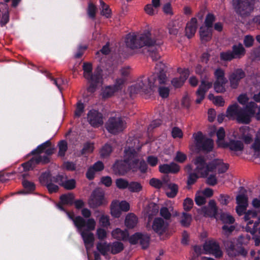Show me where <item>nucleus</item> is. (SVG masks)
I'll return each mask as SVG.
<instances>
[{
  "instance_id": "a18cd8bd",
  "label": "nucleus",
  "mask_w": 260,
  "mask_h": 260,
  "mask_svg": "<svg viewBox=\"0 0 260 260\" xmlns=\"http://www.w3.org/2000/svg\"><path fill=\"white\" fill-rule=\"evenodd\" d=\"M117 91L116 87L112 86H108L103 88L102 91L103 96L105 98L112 96L115 92Z\"/></svg>"
},
{
  "instance_id": "0eeeda50",
  "label": "nucleus",
  "mask_w": 260,
  "mask_h": 260,
  "mask_svg": "<svg viewBox=\"0 0 260 260\" xmlns=\"http://www.w3.org/2000/svg\"><path fill=\"white\" fill-rule=\"evenodd\" d=\"M236 203L237 204L236 208V212L239 216L244 213V219L247 222L246 228H247L250 225L249 222H254L252 219L256 217L257 213L254 210L246 211L248 205V197L244 193H241L237 196Z\"/></svg>"
},
{
  "instance_id": "6ab92c4d",
  "label": "nucleus",
  "mask_w": 260,
  "mask_h": 260,
  "mask_svg": "<svg viewBox=\"0 0 260 260\" xmlns=\"http://www.w3.org/2000/svg\"><path fill=\"white\" fill-rule=\"evenodd\" d=\"M252 130L247 126H243L239 129V133L234 132L233 137L236 138L242 139L245 143L249 144L251 142L252 138L251 134Z\"/></svg>"
},
{
  "instance_id": "9b49d317",
  "label": "nucleus",
  "mask_w": 260,
  "mask_h": 260,
  "mask_svg": "<svg viewBox=\"0 0 260 260\" xmlns=\"http://www.w3.org/2000/svg\"><path fill=\"white\" fill-rule=\"evenodd\" d=\"M193 164L194 166V172L201 177H206L211 172L210 163L207 164L203 156H199L196 157L193 160Z\"/></svg>"
},
{
  "instance_id": "49530a36",
  "label": "nucleus",
  "mask_w": 260,
  "mask_h": 260,
  "mask_svg": "<svg viewBox=\"0 0 260 260\" xmlns=\"http://www.w3.org/2000/svg\"><path fill=\"white\" fill-rule=\"evenodd\" d=\"M112 151V146L109 144H106L100 150V154L102 157H107L110 155Z\"/></svg>"
},
{
  "instance_id": "5fc2aeb1",
  "label": "nucleus",
  "mask_w": 260,
  "mask_h": 260,
  "mask_svg": "<svg viewBox=\"0 0 260 260\" xmlns=\"http://www.w3.org/2000/svg\"><path fill=\"white\" fill-rule=\"evenodd\" d=\"M250 239V237L248 235H241L236 240L237 244L238 245L242 246V245L247 244Z\"/></svg>"
},
{
  "instance_id": "09e8293b",
  "label": "nucleus",
  "mask_w": 260,
  "mask_h": 260,
  "mask_svg": "<svg viewBox=\"0 0 260 260\" xmlns=\"http://www.w3.org/2000/svg\"><path fill=\"white\" fill-rule=\"evenodd\" d=\"M224 75L225 74L224 71L220 68L216 69L214 72V76L216 81L227 82V80Z\"/></svg>"
},
{
  "instance_id": "a19ab883",
  "label": "nucleus",
  "mask_w": 260,
  "mask_h": 260,
  "mask_svg": "<svg viewBox=\"0 0 260 260\" xmlns=\"http://www.w3.org/2000/svg\"><path fill=\"white\" fill-rule=\"evenodd\" d=\"M146 210L147 215L150 219L158 212V207L156 204L151 203Z\"/></svg>"
},
{
  "instance_id": "2f4dec72",
  "label": "nucleus",
  "mask_w": 260,
  "mask_h": 260,
  "mask_svg": "<svg viewBox=\"0 0 260 260\" xmlns=\"http://www.w3.org/2000/svg\"><path fill=\"white\" fill-rule=\"evenodd\" d=\"M138 222V217L133 213L128 214L125 218L124 224L128 229H133Z\"/></svg>"
},
{
  "instance_id": "f03ea898",
  "label": "nucleus",
  "mask_w": 260,
  "mask_h": 260,
  "mask_svg": "<svg viewBox=\"0 0 260 260\" xmlns=\"http://www.w3.org/2000/svg\"><path fill=\"white\" fill-rule=\"evenodd\" d=\"M125 44L132 50L146 46L149 55L153 60H157L160 58L158 52L161 42L156 38L154 33L146 31L141 34H128L125 37Z\"/></svg>"
},
{
  "instance_id": "72a5a7b5",
  "label": "nucleus",
  "mask_w": 260,
  "mask_h": 260,
  "mask_svg": "<svg viewBox=\"0 0 260 260\" xmlns=\"http://www.w3.org/2000/svg\"><path fill=\"white\" fill-rule=\"evenodd\" d=\"M121 209L119 205V201H113L111 205V213L114 217H119L121 213Z\"/></svg>"
},
{
  "instance_id": "7c9ffc66",
  "label": "nucleus",
  "mask_w": 260,
  "mask_h": 260,
  "mask_svg": "<svg viewBox=\"0 0 260 260\" xmlns=\"http://www.w3.org/2000/svg\"><path fill=\"white\" fill-rule=\"evenodd\" d=\"M181 27V24L178 20L171 21L168 25V30L171 35L176 36Z\"/></svg>"
},
{
  "instance_id": "b1692460",
  "label": "nucleus",
  "mask_w": 260,
  "mask_h": 260,
  "mask_svg": "<svg viewBox=\"0 0 260 260\" xmlns=\"http://www.w3.org/2000/svg\"><path fill=\"white\" fill-rule=\"evenodd\" d=\"M49 174L47 173H43L40 177V180L42 184L47 186L48 191L50 193L55 192L58 190V187L57 185L49 183Z\"/></svg>"
},
{
  "instance_id": "a211bd4d",
  "label": "nucleus",
  "mask_w": 260,
  "mask_h": 260,
  "mask_svg": "<svg viewBox=\"0 0 260 260\" xmlns=\"http://www.w3.org/2000/svg\"><path fill=\"white\" fill-rule=\"evenodd\" d=\"M87 121L93 127H99L103 123L102 114L96 110H90L87 116Z\"/></svg>"
},
{
  "instance_id": "7ed1b4c3",
  "label": "nucleus",
  "mask_w": 260,
  "mask_h": 260,
  "mask_svg": "<svg viewBox=\"0 0 260 260\" xmlns=\"http://www.w3.org/2000/svg\"><path fill=\"white\" fill-rule=\"evenodd\" d=\"M140 149L139 140L129 137L124 147L123 160L128 169L135 171L139 168L141 172L145 173L147 170V165L144 160H140L142 157L140 153Z\"/></svg>"
},
{
  "instance_id": "e433bc0d",
  "label": "nucleus",
  "mask_w": 260,
  "mask_h": 260,
  "mask_svg": "<svg viewBox=\"0 0 260 260\" xmlns=\"http://www.w3.org/2000/svg\"><path fill=\"white\" fill-rule=\"evenodd\" d=\"M232 52L235 58H240L244 55L245 50L241 44H239L233 46Z\"/></svg>"
},
{
  "instance_id": "6e6552de",
  "label": "nucleus",
  "mask_w": 260,
  "mask_h": 260,
  "mask_svg": "<svg viewBox=\"0 0 260 260\" xmlns=\"http://www.w3.org/2000/svg\"><path fill=\"white\" fill-rule=\"evenodd\" d=\"M83 70L84 71V78L90 83V85L88 87V90L92 92L95 90V86L102 83V70L101 68L98 67L93 74H92L91 64L88 62L84 63Z\"/></svg>"
},
{
  "instance_id": "4468645a",
  "label": "nucleus",
  "mask_w": 260,
  "mask_h": 260,
  "mask_svg": "<svg viewBox=\"0 0 260 260\" xmlns=\"http://www.w3.org/2000/svg\"><path fill=\"white\" fill-rule=\"evenodd\" d=\"M105 203L106 201L104 199V191L100 188L95 189L93 191L89 201L90 206L92 208H95Z\"/></svg>"
},
{
  "instance_id": "5701e85b",
  "label": "nucleus",
  "mask_w": 260,
  "mask_h": 260,
  "mask_svg": "<svg viewBox=\"0 0 260 260\" xmlns=\"http://www.w3.org/2000/svg\"><path fill=\"white\" fill-rule=\"evenodd\" d=\"M202 212L205 216L216 217L217 214V208L214 201L211 200L209 202L208 207H204Z\"/></svg>"
},
{
  "instance_id": "603ef678",
  "label": "nucleus",
  "mask_w": 260,
  "mask_h": 260,
  "mask_svg": "<svg viewBox=\"0 0 260 260\" xmlns=\"http://www.w3.org/2000/svg\"><path fill=\"white\" fill-rule=\"evenodd\" d=\"M227 82H223L220 81H215L214 85V88L217 92H223L225 89L224 85Z\"/></svg>"
},
{
  "instance_id": "4d7b16f0",
  "label": "nucleus",
  "mask_w": 260,
  "mask_h": 260,
  "mask_svg": "<svg viewBox=\"0 0 260 260\" xmlns=\"http://www.w3.org/2000/svg\"><path fill=\"white\" fill-rule=\"evenodd\" d=\"M59 147V155L63 156L67 150V143L65 141H61L58 144Z\"/></svg>"
},
{
  "instance_id": "f3484780",
  "label": "nucleus",
  "mask_w": 260,
  "mask_h": 260,
  "mask_svg": "<svg viewBox=\"0 0 260 260\" xmlns=\"http://www.w3.org/2000/svg\"><path fill=\"white\" fill-rule=\"evenodd\" d=\"M245 76L244 71L241 69L234 70L229 76V80L231 87L232 88H237L240 80Z\"/></svg>"
},
{
  "instance_id": "c03bdc74",
  "label": "nucleus",
  "mask_w": 260,
  "mask_h": 260,
  "mask_svg": "<svg viewBox=\"0 0 260 260\" xmlns=\"http://www.w3.org/2000/svg\"><path fill=\"white\" fill-rule=\"evenodd\" d=\"M100 9L101 10V14L105 16L106 18H109L111 16V10L109 6L107 5L102 0L100 1Z\"/></svg>"
},
{
  "instance_id": "13d9d810",
  "label": "nucleus",
  "mask_w": 260,
  "mask_h": 260,
  "mask_svg": "<svg viewBox=\"0 0 260 260\" xmlns=\"http://www.w3.org/2000/svg\"><path fill=\"white\" fill-rule=\"evenodd\" d=\"M49 78L50 79L51 81H52L53 84H54L58 89L61 91V85L63 84H64L66 83V81L61 78H58L56 79H54L52 78L51 77H50Z\"/></svg>"
},
{
  "instance_id": "0e129e2a",
  "label": "nucleus",
  "mask_w": 260,
  "mask_h": 260,
  "mask_svg": "<svg viewBox=\"0 0 260 260\" xmlns=\"http://www.w3.org/2000/svg\"><path fill=\"white\" fill-rule=\"evenodd\" d=\"M243 42L246 47H250L253 44L254 38L252 36L246 35L244 38Z\"/></svg>"
},
{
  "instance_id": "cd10ccee",
  "label": "nucleus",
  "mask_w": 260,
  "mask_h": 260,
  "mask_svg": "<svg viewBox=\"0 0 260 260\" xmlns=\"http://www.w3.org/2000/svg\"><path fill=\"white\" fill-rule=\"evenodd\" d=\"M112 236L118 240L127 241L129 234L127 230H122L120 228H116L112 232Z\"/></svg>"
},
{
  "instance_id": "423d86ee",
  "label": "nucleus",
  "mask_w": 260,
  "mask_h": 260,
  "mask_svg": "<svg viewBox=\"0 0 260 260\" xmlns=\"http://www.w3.org/2000/svg\"><path fill=\"white\" fill-rule=\"evenodd\" d=\"M54 148L51 146V143L47 141L39 145L37 149L32 150L31 153L36 154L30 160L22 165L24 171L26 172L32 169L39 164H46L49 161L48 156L53 153Z\"/></svg>"
},
{
  "instance_id": "79ce46f5",
  "label": "nucleus",
  "mask_w": 260,
  "mask_h": 260,
  "mask_svg": "<svg viewBox=\"0 0 260 260\" xmlns=\"http://www.w3.org/2000/svg\"><path fill=\"white\" fill-rule=\"evenodd\" d=\"M216 136L217 137V143L219 147H223V144L225 143L223 141L225 137V132L222 127H220L216 132Z\"/></svg>"
},
{
  "instance_id": "20e7f679",
  "label": "nucleus",
  "mask_w": 260,
  "mask_h": 260,
  "mask_svg": "<svg viewBox=\"0 0 260 260\" xmlns=\"http://www.w3.org/2000/svg\"><path fill=\"white\" fill-rule=\"evenodd\" d=\"M68 217L72 220L77 231L80 233L86 249L88 257H89V251L91 248L93 246L94 235L91 232L94 230L96 222L94 219L89 218L87 220L84 219L81 216H78L74 218V215L73 213L66 211Z\"/></svg>"
},
{
  "instance_id": "de8ad7c7",
  "label": "nucleus",
  "mask_w": 260,
  "mask_h": 260,
  "mask_svg": "<svg viewBox=\"0 0 260 260\" xmlns=\"http://www.w3.org/2000/svg\"><path fill=\"white\" fill-rule=\"evenodd\" d=\"M123 249V244L119 242H113L110 244V249L111 252L113 254L119 253Z\"/></svg>"
},
{
  "instance_id": "338daca9",
  "label": "nucleus",
  "mask_w": 260,
  "mask_h": 260,
  "mask_svg": "<svg viewBox=\"0 0 260 260\" xmlns=\"http://www.w3.org/2000/svg\"><path fill=\"white\" fill-rule=\"evenodd\" d=\"M141 238V234L137 233L131 236L128 237V240L131 244H136L140 242V238Z\"/></svg>"
},
{
  "instance_id": "f257e3e1",
  "label": "nucleus",
  "mask_w": 260,
  "mask_h": 260,
  "mask_svg": "<svg viewBox=\"0 0 260 260\" xmlns=\"http://www.w3.org/2000/svg\"><path fill=\"white\" fill-rule=\"evenodd\" d=\"M165 65L159 62L155 67V72L149 77H142L138 78L135 83L129 88L131 95L137 93L150 95L155 88L158 87V93L162 98H167L170 93V88L165 85L168 78L164 70Z\"/></svg>"
},
{
  "instance_id": "052dcab7",
  "label": "nucleus",
  "mask_w": 260,
  "mask_h": 260,
  "mask_svg": "<svg viewBox=\"0 0 260 260\" xmlns=\"http://www.w3.org/2000/svg\"><path fill=\"white\" fill-rule=\"evenodd\" d=\"M220 58L222 60L224 61H229L235 58L231 51L221 52L220 53Z\"/></svg>"
},
{
  "instance_id": "bf43d9fd",
  "label": "nucleus",
  "mask_w": 260,
  "mask_h": 260,
  "mask_svg": "<svg viewBox=\"0 0 260 260\" xmlns=\"http://www.w3.org/2000/svg\"><path fill=\"white\" fill-rule=\"evenodd\" d=\"M67 189H72L75 187V181L73 179L65 180L61 185Z\"/></svg>"
},
{
  "instance_id": "4be33fe9",
  "label": "nucleus",
  "mask_w": 260,
  "mask_h": 260,
  "mask_svg": "<svg viewBox=\"0 0 260 260\" xmlns=\"http://www.w3.org/2000/svg\"><path fill=\"white\" fill-rule=\"evenodd\" d=\"M211 172L217 170L219 173H223L228 169V165L223 162L222 160L216 159L210 162Z\"/></svg>"
},
{
  "instance_id": "2eb2a0df",
  "label": "nucleus",
  "mask_w": 260,
  "mask_h": 260,
  "mask_svg": "<svg viewBox=\"0 0 260 260\" xmlns=\"http://www.w3.org/2000/svg\"><path fill=\"white\" fill-rule=\"evenodd\" d=\"M228 255L230 256H235L238 255L245 256L246 251L242 246L235 244V242L228 241L224 244Z\"/></svg>"
},
{
  "instance_id": "8fccbe9b",
  "label": "nucleus",
  "mask_w": 260,
  "mask_h": 260,
  "mask_svg": "<svg viewBox=\"0 0 260 260\" xmlns=\"http://www.w3.org/2000/svg\"><path fill=\"white\" fill-rule=\"evenodd\" d=\"M115 184L117 187L119 189H128L129 182L126 179L123 178H118L116 180Z\"/></svg>"
},
{
  "instance_id": "1a4fd4ad",
  "label": "nucleus",
  "mask_w": 260,
  "mask_h": 260,
  "mask_svg": "<svg viewBox=\"0 0 260 260\" xmlns=\"http://www.w3.org/2000/svg\"><path fill=\"white\" fill-rule=\"evenodd\" d=\"M254 0H233V5L236 12L242 17L250 14L253 9Z\"/></svg>"
},
{
  "instance_id": "37998d69",
  "label": "nucleus",
  "mask_w": 260,
  "mask_h": 260,
  "mask_svg": "<svg viewBox=\"0 0 260 260\" xmlns=\"http://www.w3.org/2000/svg\"><path fill=\"white\" fill-rule=\"evenodd\" d=\"M98 250L104 255H105L108 251L111 250L110 244L106 242H100L97 244Z\"/></svg>"
},
{
  "instance_id": "dca6fc26",
  "label": "nucleus",
  "mask_w": 260,
  "mask_h": 260,
  "mask_svg": "<svg viewBox=\"0 0 260 260\" xmlns=\"http://www.w3.org/2000/svg\"><path fill=\"white\" fill-rule=\"evenodd\" d=\"M212 82L206 79H203L201 84L200 85L196 94L197 99L196 102L197 104H200L205 98V93L212 87Z\"/></svg>"
},
{
  "instance_id": "6e6d98bb",
  "label": "nucleus",
  "mask_w": 260,
  "mask_h": 260,
  "mask_svg": "<svg viewBox=\"0 0 260 260\" xmlns=\"http://www.w3.org/2000/svg\"><path fill=\"white\" fill-rule=\"evenodd\" d=\"M94 149V144L93 143L87 142L84 145L82 152L83 154L91 153Z\"/></svg>"
},
{
  "instance_id": "f704fd0d",
  "label": "nucleus",
  "mask_w": 260,
  "mask_h": 260,
  "mask_svg": "<svg viewBox=\"0 0 260 260\" xmlns=\"http://www.w3.org/2000/svg\"><path fill=\"white\" fill-rule=\"evenodd\" d=\"M250 225L246 228V230L251 234L258 232L260 234V216L258 217L257 220L254 222H249Z\"/></svg>"
},
{
  "instance_id": "864d4df0",
  "label": "nucleus",
  "mask_w": 260,
  "mask_h": 260,
  "mask_svg": "<svg viewBox=\"0 0 260 260\" xmlns=\"http://www.w3.org/2000/svg\"><path fill=\"white\" fill-rule=\"evenodd\" d=\"M97 11V9L92 3L90 2L88 4L87 9V14L88 16L91 18L94 19L95 16V13Z\"/></svg>"
},
{
  "instance_id": "4c0bfd02",
  "label": "nucleus",
  "mask_w": 260,
  "mask_h": 260,
  "mask_svg": "<svg viewBox=\"0 0 260 260\" xmlns=\"http://www.w3.org/2000/svg\"><path fill=\"white\" fill-rule=\"evenodd\" d=\"M251 148L253 150L255 155H260V128L256 134L254 141L251 145Z\"/></svg>"
},
{
  "instance_id": "680f3d73",
  "label": "nucleus",
  "mask_w": 260,
  "mask_h": 260,
  "mask_svg": "<svg viewBox=\"0 0 260 260\" xmlns=\"http://www.w3.org/2000/svg\"><path fill=\"white\" fill-rule=\"evenodd\" d=\"M195 202L198 205H202L206 202V197L201 193L198 192L195 198Z\"/></svg>"
},
{
  "instance_id": "ea45409f",
  "label": "nucleus",
  "mask_w": 260,
  "mask_h": 260,
  "mask_svg": "<svg viewBox=\"0 0 260 260\" xmlns=\"http://www.w3.org/2000/svg\"><path fill=\"white\" fill-rule=\"evenodd\" d=\"M178 186L174 183H169L168 185V189L166 190L167 196L173 198L175 197L178 192Z\"/></svg>"
},
{
  "instance_id": "f8f14e48",
  "label": "nucleus",
  "mask_w": 260,
  "mask_h": 260,
  "mask_svg": "<svg viewBox=\"0 0 260 260\" xmlns=\"http://www.w3.org/2000/svg\"><path fill=\"white\" fill-rule=\"evenodd\" d=\"M125 127V123L120 117H110L106 124L107 131L113 134L122 132Z\"/></svg>"
},
{
  "instance_id": "c756f323",
  "label": "nucleus",
  "mask_w": 260,
  "mask_h": 260,
  "mask_svg": "<svg viewBox=\"0 0 260 260\" xmlns=\"http://www.w3.org/2000/svg\"><path fill=\"white\" fill-rule=\"evenodd\" d=\"M160 214L165 219H170L172 215L174 216H178V212L176 211H174L173 207L171 206L168 207H163L160 210Z\"/></svg>"
},
{
  "instance_id": "e2e57ef3",
  "label": "nucleus",
  "mask_w": 260,
  "mask_h": 260,
  "mask_svg": "<svg viewBox=\"0 0 260 260\" xmlns=\"http://www.w3.org/2000/svg\"><path fill=\"white\" fill-rule=\"evenodd\" d=\"M215 21V17L213 15L209 14L206 17L205 19V25L204 26H207L212 28V24L213 22Z\"/></svg>"
},
{
  "instance_id": "58836bf2",
  "label": "nucleus",
  "mask_w": 260,
  "mask_h": 260,
  "mask_svg": "<svg viewBox=\"0 0 260 260\" xmlns=\"http://www.w3.org/2000/svg\"><path fill=\"white\" fill-rule=\"evenodd\" d=\"M143 189V186L140 182L131 181L129 182L128 190L131 192H139Z\"/></svg>"
},
{
  "instance_id": "ddd939ff",
  "label": "nucleus",
  "mask_w": 260,
  "mask_h": 260,
  "mask_svg": "<svg viewBox=\"0 0 260 260\" xmlns=\"http://www.w3.org/2000/svg\"><path fill=\"white\" fill-rule=\"evenodd\" d=\"M204 254H212L216 257H220L222 255L218 244L214 240L206 241L204 244Z\"/></svg>"
},
{
  "instance_id": "393cba45",
  "label": "nucleus",
  "mask_w": 260,
  "mask_h": 260,
  "mask_svg": "<svg viewBox=\"0 0 260 260\" xmlns=\"http://www.w3.org/2000/svg\"><path fill=\"white\" fill-rule=\"evenodd\" d=\"M180 170L179 166L175 163H171L170 164H164L160 165L159 170L162 173H176Z\"/></svg>"
},
{
  "instance_id": "aec40b11",
  "label": "nucleus",
  "mask_w": 260,
  "mask_h": 260,
  "mask_svg": "<svg viewBox=\"0 0 260 260\" xmlns=\"http://www.w3.org/2000/svg\"><path fill=\"white\" fill-rule=\"evenodd\" d=\"M223 148L228 147L234 154L238 155L244 149V144L240 140L230 139L229 142L223 144Z\"/></svg>"
},
{
  "instance_id": "473e14b6",
  "label": "nucleus",
  "mask_w": 260,
  "mask_h": 260,
  "mask_svg": "<svg viewBox=\"0 0 260 260\" xmlns=\"http://www.w3.org/2000/svg\"><path fill=\"white\" fill-rule=\"evenodd\" d=\"M212 28L201 26L200 29V38L202 42H207L211 39Z\"/></svg>"
},
{
  "instance_id": "bb28decb",
  "label": "nucleus",
  "mask_w": 260,
  "mask_h": 260,
  "mask_svg": "<svg viewBox=\"0 0 260 260\" xmlns=\"http://www.w3.org/2000/svg\"><path fill=\"white\" fill-rule=\"evenodd\" d=\"M197 28V20L196 18H192L186 24L185 32L187 38H190L194 36L196 32Z\"/></svg>"
},
{
  "instance_id": "3c124183",
  "label": "nucleus",
  "mask_w": 260,
  "mask_h": 260,
  "mask_svg": "<svg viewBox=\"0 0 260 260\" xmlns=\"http://www.w3.org/2000/svg\"><path fill=\"white\" fill-rule=\"evenodd\" d=\"M220 219L223 223L232 224L235 221L234 218L230 214L222 213L220 215Z\"/></svg>"
},
{
  "instance_id": "39448f33",
  "label": "nucleus",
  "mask_w": 260,
  "mask_h": 260,
  "mask_svg": "<svg viewBox=\"0 0 260 260\" xmlns=\"http://www.w3.org/2000/svg\"><path fill=\"white\" fill-rule=\"evenodd\" d=\"M254 115L257 119H260V106L258 108L257 104L253 102L248 103L244 109L235 103L228 108L226 114L229 119L245 124L249 123Z\"/></svg>"
},
{
  "instance_id": "69168bd1",
  "label": "nucleus",
  "mask_w": 260,
  "mask_h": 260,
  "mask_svg": "<svg viewBox=\"0 0 260 260\" xmlns=\"http://www.w3.org/2000/svg\"><path fill=\"white\" fill-rule=\"evenodd\" d=\"M149 242V237L147 235H143L141 234V238L140 240V243L143 248L148 247Z\"/></svg>"
},
{
  "instance_id": "9d476101",
  "label": "nucleus",
  "mask_w": 260,
  "mask_h": 260,
  "mask_svg": "<svg viewBox=\"0 0 260 260\" xmlns=\"http://www.w3.org/2000/svg\"><path fill=\"white\" fill-rule=\"evenodd\" d=\"M194 140L197 147L201 150L210 152L213 150V141L204 135L201 132H198L194 135Z\"/></svg>"
},
{
  "instance_id": "a878e982",
  "label": "nucleus",
  "mask_w": 260,
  "mask_h": 260,
  "mask_svg": "<svg viewBox=\"0 0 260 260\" xmlns=\"http://www.w3.org/2000/svg\"><path fill=\"white\" fill-rule=\"evenodd\" d=\"M104 164L101 161L95 162L92 166L90 167L86 173V177L88 179L91 180L94 178L95 173L102 171L104 169Z\"/></svg>"
},
{
  "instance_id": "774afa93",
  "label": "nucleus",
  "mask_w": 260,
  "mask_h": 260,
  "mask_svg": "<svg viewBox=\"0 0 260 260\" xmlns=\"http://www.w3.org/2000/svg\"><path fill=\"white\" fill-rule=\"evenodd\" d=\"M145 12L149 15H153L157 13V10L155 9L151 4H148L145 7Z\"/></svg>"
},
{
  "instance_id": "412c9836",
  "label": "nucleus",
  "mask_w": 260,
  "mask_h": 260,
  "mask_svg": "<svg viewBox=\"0 0 260 260\" xmlns=\"http://www.w3.org/2000/svg\"><path fill=\"white\" fill-rule=\"evenodd\" d=\"M168 226V222H165L162 218L158 217L154 220L152 224V229L156 233L162 234L166 231Z\"/></svg>"
},
{
  "instance_id": "c85d7f7f",
  "label": "nucleus",
  "mask_w": 260,
  "mask_h": 260,
  "mask_svg": "<svg viewBox=\"0 0 260 260\" xmlns=\"http://www.w3.org/2000/svg\"><path fill=\"white\" fill-rule=\"evenodd\" d=\"M74 196L73 194L69 193L63 194L60 197V204L57 205L58 209L61 211H65L62 206L65 205H72L73 203Z\"/></svg>"
},
{
  "instance_id": "c9c22d12",
  "label": "nucleus",
  "mask_w": 260,
  "mask_h": 260,
  "mask_svg": "<svg viewBox=\"0 0 260 260\" xmlns=\"http://www.w3.org/2000/svg\"><path fill=\"white\" fill-rule=\"evenodd\" d=\"M179 220L181 224L185 227L188 226L192 220L191 214L186 212H182L179 215Z\"/></svg>"
}]
</instances>
